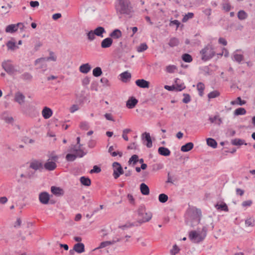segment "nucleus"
Returning <instances> with one entry per match:
<instances>
[{
  "label": "nucleus",
  "mask_w": 255,
  "mask_h": 255,
  "mask_svg": "<svg viewBox=\"0 0 255 255\" xmlns=\"http://www.w3.org/2000/svg\"><path fill=\"white\" fill-rule=\"evenodd\" d=\"M118 3L116 7L118 13L131 16L133 12L132 7L130 5L129 0H118Z\"/></svg>",
  "instance_id": "obj_1"
},
{
  "label": "nucleus",
  "mask_w": 255,
  "mask_h": 255,
  "mask_svg": "<svg viewBox=\"0 0 255 255\" xmlns=\"http://www.w3.org/2000/svg\"><path fill=\"white\" fill-rule=\"evenodd\" d=\"M137 213L138 217L137 223L139 225L142 223L148 222L152 218V213L150 212H146L143 205H141L138 207Z\"/></svg>",
  "instance_id": "obj_2"
},
{
  "label": "nucleus",
  "mask_w": 255,
  "mask_h": 255,
  "mask_svg": "<svg viewBox=\"0 0 255 255\" xmlns=\"http://www.w3.org/2000/svg\"><path fill=\"white\" fill-rule=\"evenodd\" d=\"M201 55V59L207 61L212 59L215 55V52L212 45L208 44L200 52Z\"/></svg>",
  "instance_id": "obj_3"
},
{
  "label": "nucleus",
  "mask_w": 255,
  "mask_h": 255,
  "mask_svg": "<svg viewBox=\"0 0 255 255\" xmlns=\"http://www.w3.org/2000/svg\"><path fill=\"white\" fill-rule=\"evenodd\" d=\"M113 168V175L115 179H118L121 175L124 174V170L121 164L118 162H114L112 164Z\"/></svg>",
  "instance_id": "obj_4"
},
{
  "label": "nucleus",
  "mask_w": 255,
  "mask_h": 255,
  "mask_svg": "<svg viewBox=\"0 0 255 255\" xmlns=\"http://www.w3.org/2000/svg\"><path fill=\"white\" fill-rule=\"evenodd\" d=\"M189 238L190 240L195 243L202 242L205 238V235H201L195 231H192L189 233Z\"/></svg>",
  "instance_id": "obj_5"
},
{
  "label": "nucleus",
  "mask_w": 255,
  "mask_h": 255,
  "mask_svg": "<svg viewBox=\"0 0 255 255\" xmlns=\"http://www.w3.org/2000/svg\"><path fill=\"white\" fill-rule=\"evenodd\" d=\"M29 168L35 171H41L43 169V164L40 160L33 159L30 163Z\"/></svg>",
  "instance_id": "obj_6"
},
{
  "label": "nucleus",
  "mask_w": 255,
  "mask_h": 255,
  "mask_svg": "<svg viewBox=\"0 0 255 255\" xmlns=\"http://www.w3.org/2000/svg\"><path fill=\"white\" fill-rule=\"evenodd\" d=\"M10 60L4 61L2 62L1 66L2 68L8 74H11L15 71L14 67L12 65L9 64L7 62H10Z\"/></svg>",
  "instance_id": "obj_7"
},
{
  "label": "nucleus",
  "mask_w": 255,
  "mask_h": 255,
  "mask_svg": "<svg viewBox=\"0 0 255 255\" xmlns=\"http://www.w3.org/2000/svg\"><path fill=\"white\" fill-rule=\"evenodd\" d=\"M49 199V194L46 192H42L39 195V201L43 204H47Z\"/></svg>",
  "instance_id": "obj_8"
},
{
  "label": "nucleus",
  "mask_w": 255,
  "mask_h": 255,
  "mask_svg": "<svg viewBox=\"0 0 255 255\" xmlns=\"http://www.w3.org/2000/svg\"><path fill=\"white\" fill-rule=\"evenodd\" d=\"M53 53L52 52H51L50 53V56L49 57L37 59L35 61V65H37L39 63H41L42 64H43V63H45V62L49 60H52L53 61H55L56 60V57L53 56Z\"/></svg>",
  "instance_id": "obj_9"
},
{
  "label": "nucleus",
  "mask_w": 255,
  "mask_h": 255,
  "mask_svg": "<svg viewBox=\"0 0 255 255\" xmlns=\"http://www.w3.org/2000/svg\"><path fill=\"white\" fill-rule=\"evenodd\" d=\"M193 222H196L197 224H199L200 222L201 217L202 215L201 211L199 209H196L195 211H193Z\"/></svg>",
  "instance_id": "obj_10"
},
{
  "label": "nucleus",
  "mask_w": 255,
  "mask_h": 255,
  "mask_svg": "<svg viewBox=\"0 0 255 255\" xmlns=\"http://www.w3.org/2000/svg\"><path fill=\"white\" fill-rule=\"evenodd\" d=\"M142 140L146 141V145L147 147L150 148L152 146V142L149 133L145 132L141 135Z\"/></svg>",
  "instance_id": "obj_11"
},
{
  "label": "nucleus",
  "mask_w": 255,
  "mask_h": 255,
  "mask_svg": "<svg viewBox=\"0 0 255 255\" xmlns=\"http://www.w3.org/2000/svg\"><path fill=\"white\" fill-rule=\"evenodd\" d=\"M24 95L20 92H17L14 95V101L18 103L19 105H22L24 103Z\"/></svg>",
  "instance_id": "obj_12"
},
{
  "label": "nucleus",
  "mask_w": 255,
  "mask_h": 255,
  "mask_svg": "<svg viewBox=\"0 0 255 255\" xmlns=\"http://www.w3.org/2000/svg\"><path fill=\"white\" fill-rule=\"evenodd\" d=\"M138 103V100L134 97H130L127 101L126 106L128 109L133 108Z\"/></svg>",
  "instance_id": "obj_13"
},
{
  "label": "nucleus",
  "mask_w": 255,
  "mask_h": 255,
  "mask_svg": "<svg viewBox=\"0 0 255 255\" xmlns=\"http://www.w3.org/2000/svg\"><path fill=\"white\" fill-rule=\"evenodd\" d=\"M113 40L111 37H107L103 39L101 42V47L103 48H107L111 47L113 44Z\"/></svg>",
  "instance_id": "obj_14"
},
{
  "label": "nucleus",
  "mask_w": 255,
  "mask_h": 255,
  "mask_svg": "<svg viewBox=\"0 0 255 255\" xmlns=\"http://www.w3.org/2000/svg\"><path fill=\"white\" fill-rule=\"evenodd\" d=\"M135 84L141 88H148L149 87V82L143 79L136 80Z\"/></svg>",
  "instance_id": "obj_15"
},
{
  "label": "nucleus",
  "mask_w": 255,
  "mask_h": 255,
  "mask_svg": "<svg viewBox=\"0 0 255 255\" xmlns=\"http://www.w3.org/2000/svg\"><path fill=\"white\" fill-rule=\"evenodd\" d=\"M21 24V23H18L16 24H9L6 27L5 32L7 33H13L17 30L18 26Z\"/></svg>",
  "instance_id": "obj_16"
},
{
  "label": "nucleus",
  "mask_w": 255,
  "mask_h": 255,
  "mask_svg": "<svg viewBox=\"0 0 255 255\" xmlns=\"http://www.w3.org/2000/svg\"><path fill=\"white\" fill-rule=\"evenodd\" d=\"M43 167L47 170L53 171L56 168L57 165L55 162L48 161L43 165Z\"/></svg>",
  "instance_id": "obj_17"
},
{
  "label": "nucleus",
  "mask_w": 255,
  "mask_h": 255,
  "mask_svg": "<svg viewBox=\"0 0 255 255\" xmlns=\"http://www.w3.org/2000/svg\"><path fill=\"white\" fill-rule=\"evenodd\" d=\"M52 111L49 108L45 107L42 111V115L45 119H48L52 115Z\"/></svg>",
  "instance_id": "obj_18"
},
{
  "label": "nucleus",
  "mask_w": 255,
  "mask_h": 255,
  "mask_svg": "<svg viewBox=\"0 0 255 255\" xmlns=\"http://www.w3.org/2000/svg\"><path fill=\"white\" fill-rule=\"evenodd\" d=\"M158 152L160 155L164 156H169L171 153L170 150L164 146L159 147L158 149Z\"/></svg>",
  "instance_id": "obj_19"
},
{
  "label": "nucleus",
  "mask_w": 255,
  "mask_h": 255,
  "mask_svg": "<svg viewBox=\"0 0 255 255\" xmlns=\"http://www.w3.org/2000/svg\"><path fill=\"white\" fill-rule=\"evenodd\" d=\"M92 67L89 63L82 64L79 67V71L83 74L88 73L91 69Z\"/></svg>",
  "instance_id": "obj_20"
},
{
  "label": "nucleus",
  "mask_w": 255,
  "mask_h": 255,
  "mask_svg": "<svg viewBox=\"0 0 255 255\" xmlns=\"http://www.w3.org/2000/svg\"><path fill=\"white\" fill-rule=\"evenodd\" d=\"M175 91H181L183 89H185L186 86L183 83H180V80L179 78H176L175 80Z\"/></svg>",
  "instance_id": "obj_21"
},
{
  "label": "nucleus",
  "mask_w": 255,
  "mask_h": 255,
  "mask_svg": "<svg viewBox=\"0 0 255 255\" xmlns=\"http://www.w3.org/2000/svg\"><path fill=\"white\" fill-rule=\"evenodd\" d=\"M51 192L55 195L60 196L64 194V191L62 189L56 186H52L51 187Z\"/></svg>",
  "instance_id": "obj_22"
},
{
  "label": "nucleus",
  "mask_w": 255,
  "mask_h": 255,
  "mask_svg": "<svg viewBox=\"0 0 255 255\" xmlns=\"http://www.w3.org/2000/svg\"><path fill=\"white\" fill-rule=\"evenodd\" d=\"M93 32L96 36L100 37H103V34L106 32L105 28L102 26H98L93 30Z\"/></svg>",
  "instance_id": "obj_23"
},
{
  "label": "nucleus",
  "mask_w": 255,
  "mask_h": 255,
  "mask_svg": "<svg viewBox=\"0 0 255 255\" xmlns=\"http://www.w3.org/2000/svg\"><path fill=\"white\" fill-rule=\"evenodd\" d=\"M120 76L121 77V80L124 83H127L130 80L131 77V74L128 71H125L122 73L120 75Z\"/></svg>",
  "instance_id": "obj_24"
},
{
  "label": "nucleus",
  "mask_w": 255,
  "mask_h": 255,
  "mask_svg": "<svg viewBox=\"0 0 255 255\" xmlns=\"http://www.w3.org/2000/svg\"><path fill=\"white\" fill-rule=\"evenodd\" d=\"M122 33L121 31L119 29H114L110 34V36L112 39H118L121 37Z\"/></svg>",
  "instance_id": "obj_25"
},
{
  "label": "nucleus",
  "mask_w": 255,
  "mask_h": 255,
  "mask_svg": "<svg viewBox=\"0 0 255 255\" xmlns=\"http://www.w3.org/2000/svg\"><path fill=\"white\" fill-rule=\"evenodd\" d=\"M76 252L81 254L85 251V246L83 243H78L74 246Z\"/></svg>",
  "instance_id": "obj_26"
},
{
  "label": "nucleus",
  "mask_w": 255,
  "mask_h": 255,
  "mask_svg": "<svg viewBox=\"0 0 255 255\" xmlns=\"http://www.w3.org/2000/svg\"><path fill=\"white\" fill-rule=\"evenodd\" d=\"M140 190L142 195H148L149 194V188L148 186L144 183L140 184Z\"/></svg>",
  "instance_id": "obj_27"
},
{
  "label": "nucleus",
  "mask_w": 255,
  "mask_h": 255,
  "mask_svg": "<svg viewBox=\"0 0 255 255\" xmlns=\"http://www.w3.org/2000/svg\"><path fill=\"white\" fill-rule=\"evenodd\" d=\"M193 143L189 142L181 146V150L183 152H188L193 149Z\"/></svg>",
  "instance_id": "obj_28"
},
{
  "label": "nucleus",
  "mask_w": 255,
  "mask_h": 255,
  "mask_svg": "<svg viewBox=\"0 0 255 255\" xmlns=\"http://www.w3.org/2000/svg\"><path fill=\"white\" fill-rule=\"evenodd\" d=\"M81 183L85 186H89L91 184V180L88 177L82 176L80 178Z\"/></svg>",
  "instance_id": "obj_29"
},
{
  "label": "nucleus",
  "mask_w": 255,
  "mask_h": 255,
  "mask_svg": "<svg viewBox=\"0 0 255 255\" xmlns=\"http://www.w3.org/2000/svg\"><path fill=\"white\" fill-rule=\"evenodd\" d=\"M215 207L218 210L224 211H225V212H228L229 211V208L228 207V206L224 202H223L221 204H219L218 203L216 204L215 205Z\"/></svg>",
  "instance_id": "obj_30"
},
{
  "label": "nucleus",
  "mask_w": 255,
  "mask_h": 255,
  "mask_svg": "<svg viewBox=\"0 0 255 255\" xmlns=\"http://www.w3.org/2000/svg\"><path fill=\"white\" fill-rule=\"evenodd\" d=\"M207 144L209 146L213 148H216L217 147V142L215 139L212 138H207L206 139Z\"/></svg>",
  "instance_id": "obj_31"
},
{
  "label": "nucleus",
  "mask_w": 255,
  "mask_h": 255,
  "mask_svg": "<svg viewBox=\"0 0 255 255\" xmlns=\"http://www.w3.org/2000/svg\"><path fill=\"white\" fill-rule=\"evenodd\" d=\"M6 45L7 47L8 50L14 51L15 49L18 48V46L16 45L14 42L9 40L7 42Z\"/></svg>",
  "instance_id": "obj_32"
},
{
  "label": "nucleus",
  "mask_w": 255,
  "mask_h": 255,
  "mask_svg": "<svg viewBox=\"0 0 255 255\" xmlns=\"http://www.w3.org/2000/svg\"><path fill=\"white\" fill-rule=\"evenodd\" d=\"M231 143L234 145H242L243 144L247 145L245 140L240 138H235L231 140Z\"/></svg>",
  "instance_id": "obj_33"
},
{
  "label": "nucleus",
  "mask_w": 255,
  "mask_h": 255,
  "mask_svg": "<svg viewBox=\"0 0 255 255\" xmlns=\"http://www.w3.org/2000/svg\"><path fill=\"white\" fill-rule=\"evenodd\" d=\"M179 40L178 38L176 37H172L170 39L168 42V45L170 47H173L178 46L179 44Z\"/></svg>",
  "instance_id": "obj_34"
},
{
  "label": "nucleus",
  "mask_w": 255,
  "mask_h": 255,
  "mask_svg": "<svg viewBox=\"0 0 255 255\" xmlns=\"http://www.w3.org/2000/svg\"><path fill=\"white\" fill-rule=\"evenodd\" d=\"M20 78L26 81H31L32 79V76L28 72H25L20 76Z\"/></svg>",
  "instance_id": "obj_35"
},
{
  "label": "nucleus",
  "mask_w": 255,
  "mask_h": 255,
  "mask_svg": "<svg viewBox=\"0 0 255 255\" xmlns=\"http://www.w3.org/2000/svg\"><path fill=\"white\" fill-rule=\"evenodd\" d=\"M197 88L199 92L200 96L202 97L204 94V90L205 89L204 84L202 82H199L197 85Z\"/></svg>",
  "instance_id": "obj_36"
},
{
  "label": "nucleus",
  "mask_w": 255,
  "mask_h": 255,
  "mask_svg": "<svg viewBox=\"0 0 255 255\" xmlns=\"http://www.w3.org/2000/svg\"><path fill=\"white\" fill-rule=\"evenodd\" d=\"M246 103V101L242 100L240 97H238L236 100L232 101L231 102V104L232 105H239L240 106H243L245 105Z\"/></svg>",
  "instance_id": "obj_37"
},
{
  "label": "nucleus",
  "mask_w": 255,
  "mask_h": 255,
  "mask_svg": "<svg viewBox=\"0 0 255 255\" xmlns=\"http://www.w3.org/2000/svg\"><path fill=\"white\" fill-rule=\"evenodd\" d=\"M102 69L100 67H97L93 70V75L94 77H99L102 75Z\"/></svg>",
  "instance_id": "obj_38"
},
{
  "label": "nucleus",
  "mask_w": 255,
  "mask_h": 255,
  "mask_svg": "<svg viewBox=\"0 0 255 255\" xmlns=\"http://www.w3.org/2000/svg\"><path fill=\"white\" fill-rule=\"evenodd\" d=\"M246 110L244 108H239L235 110L234 114L235 116L244 115L246 114Z\"/></svg>",
  "instance_id": "obj_39"
},
{
  "label": "nucleus",
  "mask_w": 255,
  "mask_h": 255,
  "mask_svg": "<svg viewBox=\"0 0 255 255\" xmlns=\"http://www.w3.org/2000/svg\"><path fill=\"white\" fill-rule=\"evenodd\" d=\"M182 59L185 62L190 63L192 61L193 58L191 55L188 53L183 54L182 55Z\"/></svg>",
  "instance_id": "obj_40"
},
{
  "label": "nucleus",
  "mask_w": 255,
  "mask_h": 255,
  "mask_svg": "<svg viewBox=\"0 0 255 255\" xmlns=\"http://www.w3.org/2000/svg\"><path fill=\"white\" fill-rule=\"evenodd\" d=\"M248 17L247 13L243 10H240L238 13V17L240 20H244Z\"/></svg>",
  "instance_id": "obj_41"
},
{
  "label": "nucleus",
  "mask_w": 255,
  "mask_h": 255,
  "mask_svg": "<svg viewBox=\"0 0 255 255\" xmlns=\"http://www.w3.org/2000/svg\"><path fill=\"white\" fill-rule=\"evenodd\" d=\"M138 160V156L136 154H133L131 156L128 160V163L130 164L132 163L133 165H135Z\"/></svg>",
  "instance_id": "obj_42"
},
{
  "label": "nucleus",
  "mask_w": 255,
  "mask_h": 255,
  "mask_svg": "<svg viewBox=\"0 0 255 255\" xmlns=\"http://www.w3.org/2000/svg\"><path fill=\"white\" fill-rule=\"evenodd\" d=\"M168 196L164 193L160 194L158 196L159 201L162 203H165L168 200Z\"/></svg>",
  "instance_id": "obj_43"
},
{
  "label": "nucleus",
  "mask_w": 255,
  "mask_h": 255,
  "mask_svg": "<svg viewBox=\"0 0 255 255\" xmlns=\"http://www.w3.org/2000/svg\"><path fill=\"white\" fill-rule=\"evenodd\" d=\"M194 13L193 12H188L186 14L182 19L183 22H187L189 19H191L194 17Z\"/></svg>",
  "instance_id": "obj_44"
},
{
  "label": "nucleus",
  "mask_w": 255,
  "mask_h": 255,
  "mask_svg": "<svg viewBox=\"0 0 255 255\" xmlns=\"http://www.w3.org/2000/svg\"><path fill=\"white\" fill-rule=\"evenodd\" d=\"M148 48L147 44L145 43H141L137 47V51L138 52H142L146 50Z\"/></svg>",
  "instance_id": "obj_45"
},
{
  "label": "nucleus",
  "mask_w": 255,
  "mask_h": 255,
  "mask_svg": "<svg viewBox=\"0 0 255 255\" xmlns=\"http://www.w3.org/2000/svg\"><path fill=\"white\" fill-rule=\"evenodd\" d=\"M77 155L75 154L68 153L66 155V159L67 161H73L77 158Z\"/></svg>",
  "instance_id": "obj_46"
},
{
  "label": "nucleus",
  "mask_w": 255,
  "mask_h": 255,
  "mask_svg": "<svg viewBox=\"0 0 255 255\" xmlns=\"http://www.w3.org/2000/svg\"><path fill=\"white\" fill-rule=\"evenodd\" d=\"M200 69L203 71L204 75H210L212 74V71L208 66H204Z\"/></svg>",
  "instance_id": "obj_47"
},
{
  "label": "nucleus",
  "mask_w": 255,
  "mask_h": 255,
  "mask_svg": "<svg viewBox=\"0 0 255 255\" xmlns=\"http://www.w3.org/2000/svg\"><path fill=\"white\" fill-rule=\"evenodd\" d=\"M246 227H254L255 226V220L253 218H250L245 220Z\"/></svg>",
  "instance_id": "obj_48"
},
{
  "label": "nucleus",
  "mask_w": 255,
  "mask_h": 255,
  "mask_svg": "<svg viewBox=\"0 0 255 255\" xmlns=\"http://www.w3.org/2000/svg\"><path fill=\"white\" fill-rule=\"evenodd\" d=\"M234 58L235 61L238 63H240L243 60L244 56L242 54H238L235 52L234 54Z\"/></svg>",
  "instance_id": "obj_49"
},
{
  "label": "nucleus",
  "mask_w": 255,
  "mask_h": 255,
  "mask_svg": "<svg viewBox=\"0 0 255 255\" xmlns=\"http://www.w3.org/2000/svg\"><path fill=\"white\" fill-rule=\"evenodd\" d=\"M177 70V67L175 65H169L166 66V72L169 73H173Z\"/></svg>",
  "instance_id": "obj_50"
},
{
  "label": "nucleus",
  "mask_w": 255,
  "mask_h": 255,
  "mask_svg": "<svg viewBox=\"0 0 255 255\" xmlns=\"http://www.w3.org/2000/svg\"><path fill=\"white\" fill-rule=\"evenodd\" d=\"M220 95V93L217 90L212 91L209 93L208 95L209 99H213L218 97Z\"/></svg>",
  "instance_id": "obj_51"
},
{
  "label": "nucleus",
  "mask_w": 255,
  "mask_h": 255,
  "mask_svg": "<svg viewBox=\"0 0 255 255\" xmlns=\"http://www.w3.org/2000/svg\"><path fill=\"white\" fill-rule=\"evenodd\" d=\"M95 35L94 32H93V30H92L87 33V38L90 41H93L95 39Z\"/></svg>",
  "instance_id": "obj_52"
},
{
  "label": "nucleus",
  "mask_w": 255,
  "mask_h": 255,
  "mask_svg": "<svg viewBox=\"0 0 255 255\" xmlns=\"http://www.w3.org/2000/svg\"><path fill=\"white\" fill-rule=\"evenodd\" d=\"M111 245V243L110 242V241L103 242L101 243L100 246L98 248L95 249L94 250V251L98 250V249L105 248V247H107L108 246H109Z\"/></svg>",
  "instance_id": "obj_53"
},
{
  "label": "nucleus",
  "mask_w": 255,
  "mask_h": 255,
  "mask_svg": "<svg viewBox=\"0 0 255 255\" xmlns=\"http://www.w3.org/2000/svg\"><path fill=\"white\" fill-rule=\"evenodd\" d=\"M180 250L179 248L176 245H174L170 250V254L171 255H176L179 252Z\"/></svg>",
  "instance_id": "obj_54"
},
{
  "label": "nucleus",
  "mask_w": 255,
  "mask_h": 255,
  "mask_svg": "<svg viewBox=\"0 0 255 255\" xmlns=\"http://www.w3.org/2000/svg\"><path fill=\"white\" fill-rule=\"evenodd\" d=\"M184 98L182 99V102L187 104L191 101V97L188 94H183Z\"/></svg>",
  "instance_id": "obj_55"
},
{
  "label": "nucleus",
  "mask_w": 255,
  "mask_h": 255,
  "mask_svg": "<svg viewBox=\"0 0 255 255\" xmlns=\"http://www.w3.org/2000/svg\"><path fill=\"white\" fill-rule=\"evenodd\" d=\"M101 171V167L98 166V165H94L92 169H91L90 171V173L92 174L94 173H98L100 172Z\"/></svg>",
  "instance_id": "obj_56"
},
{
  "label": "nucleus",
  "mask_w": 255,
  "mask_h": 255,
  "mask_svg": "<svg viewBox=\"0 0 255 255\" xmlns=\"http://www.w3.org/2000/svg\"><path fill=\"white\" fill-rule=\"evenodd\" d=\"M181 23L178 20H171L169 23L170 26H173V25H176V29L179 27Z\"/></svg>",
  "instance_id": "obj_57"
},
{
  "label": "nucleus",
  "mask_w": 255,
  "mask_h": 255,
  "mask_svg": "<svg viewBox=\"0 0 255 255\" xmlns=\"http://www.w3.org/2000/svg\"><path fill=\"white\" fill-rule=\"evenodd\" d=\"M80 127L82 129L88 130L89 127L87 122H82L80 124Z\"/></svg>",
  "instance_id": "obj_58"
},
{
  "label": "nucleus",
  "mask_w": 255,
  "mask_h": 255,
  "mask_svg": "<svg viewBox=\"0 0 255 255\" xmlns=\"http://www.w3.org/2000/svg\"><path fill=\"white\" fill-rule=\"evenodd\" d=\"M74 151L77 152V154H76L77 157H82L86 154V153L84 152L83 150L80 148L78 149H74Z\"/></svg>",
  "instance_id": "obj_59"
},
{
  "label": "nucleus",
  "mask_w": 255,
  "mask_h": 255,
  "mask_svg": "<svg viewBox=\"0 0 255 255\" xmlns=\"http://www.w3.org/2000/svg\"><path fill=\"white\" fill-rule=\"evenodd\" d=\"M218 119L219 123H218L219 125H220L222 123V120L220 118H219V117L217 116L214 117H210L209 118V121L211 123H214L215 122L216 120Z\"/></svg>",
  "instance_id": "obj_60"
},
{
  "label": "nucleus",
  "mask_w": 255,
  "mask_h": 255,
  "mask_svg": "<svg viewBox=\"0 0 255 255\" xmlns=\"http://www.w3.org/2000/svg\"><path fill=\"white\" fill-rule=\"evenodd\" d=\"M252 201L251 200H249L243 202L242 203V205L243 207H248L250 206L252 204Z\"/></svg>",
  "instance_id": "obj_61"
},
{
  "label": "nucleus",
  "mask_w": 255,
  "mask_h": 255,
  "mask_svg": "<svg viewBox=\"0 0 255 255\" xmlns=\"http://www.w3.org/2000/svg\"><path fill=\"white\" fill-rule=\"evenodd\" d=\"M127 198L130 204L134 205L135 204L134 199L131 194H128Z\"/></svg>",
  "instance_id": "obj_62"
},
{
  "label": "nucleus",
  "mask_w": 255,
  "mask_h": 255,
  "mask_svg": "<svg viewBox=\"0 0 255 255\" xmlns=\"http://www.w3.org/2000/svg\"><path fill=\"white\" fill-rule=\"evenodd\" d=\"M104 117L108 121H113V122L115 121L114 119L113 118V117H112V115L111 114L106 113V114L104 115Z\"/></svg>",
  "instance_id": "obj_63"
},
{
  "label": "nucleus",
  "mask_w": 255,
  "mask_h": 255,
  "mask_svg": "<svg viewBox=\"0 0 255 255\" xmlns=\"http://www.w3.org/2000/svg\"><path fill=\"white\" fill-rule=\"evenodd\" d=\"M223 8L226 11H229L231 10V5L228 3H224Z\"/></svg>",
  "instance_id": "obj_64"
}]
</instances>
